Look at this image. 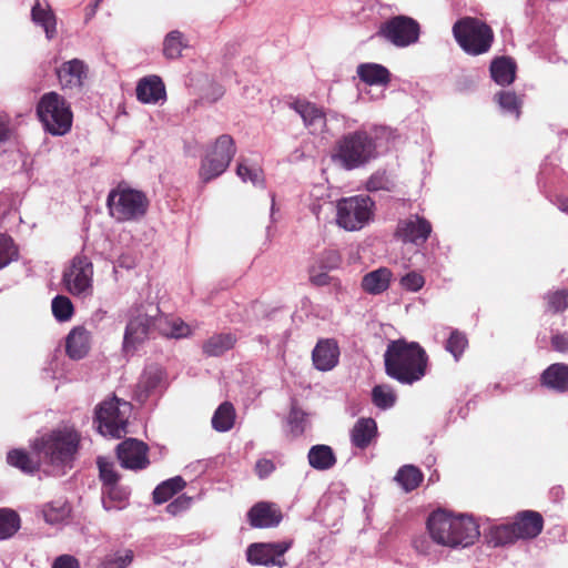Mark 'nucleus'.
<instances>
[{"mask_svg":"<svg viewBox=\"0 0 568 568\" xmlns=\"http://www.w3.org/2000/svg\"><path fill=\"white\" fill-rule=\"evenodd\" d=\"M1 136H2V141H3L4 140V131L3 130H2Z\"/></svg>","mask_w":568,"mask_h":568,"instance_id":"obj_62","label":"nucleus"},{"mask_svg":"<svg viewBox=\"0 0 568 568\" xmlns=\"http://www.w3.org/2000/svg\"><path fill=\"white\" fill-rule=\"evenodd\" d=\"M235 416L233 404L224 402L215 410L212 417V426L217 432H227L234 426Z\"/></svg>","mask_w":568,"mask_h":568,"instance_id":"obj_36","label":"nucleus"},{"mask_svg":"<svg viewBox=\"0 0 568 568\" xmlns=\"http://www.w3.org/2000/svg\"><path fill=\"white\" fill-rule=\"evenodd\" d=\"M21 528L19 514L11 508H2V539L12 537Z\"/></svg>","mask_w":568,"mask_h":568,"instance_id":"obj_41","label":"nucleus"},{"mask_svg":"<svg viewBox=\"0 0 568 568\" xmlns=\"http://www.w3.org/2000/svg\"><path fill=\"white\" fill-rule=\"evenodd\" d=\"M291 108L301 115L310 133L317 134L326 130L327 119L323 108L307 100H295L291 103Z\"/></svg>","mask_w":568,"mask_h":568,"instance_id":"obj_17","label":"nucleus"},{"mask_svg":"<svg viewBox=\"0 0 568 568\" xmlns=\"http://www.w3.org/2000/svg\"><path fill=\"white\" fill-rule=\"evenodd\" d=\"M106 206L110 215L116 221H134L145 215L149 207V199L144 192L131 189L122 182L110 191Z\"/></svg>","mask_w":568,"mask_h":568,"instance_id":"obj_6","label":"nucleus"},{"mask_svg":"<svg viewBox=\"0 0 568 568\" xmlns=\"http://www.w3.org/2000/svg\"><path fill=\"white\" fill-rule=\"evenodd\" d=\"M394 479L406 493H409L419 487L424 474L414 465H404L397 470Z\"/></svg>","mask_w":568,"mask_h":568,"instance_id":"obj_33","label":"nucleus"},{"mask_svg":"<svg viewBox=\"0 0 568 568\" xmlns=\"http://www.w3.org/2000/svg\"><path fill=\"white\" fill-rule=\"evenodd\" d=\"M545 301L547 303L548 312L552 314L561 313L568 307V291L557 290L554 292H548L545 295Z\"/></svg>","mask_w":568,"mask_h":568,"instance_id":"obj_43","label":"nucleus"},{"mask_svg":"<svg viewBox=\"0 0 568 568\" xmlns=\"http://www.w3.org/2000/svg\"><path fill=\"white\" fill-rule=\"evenodd\" d=\"M32 21L42 27L48 39L57 34V20L53 11L47 2L37 0L31 9Z\"/></svg>","mask_w":568,"mask_h":568,"instance_id":"obj_26","label":"nucleus"},{"mask_svg":"<svg viewBox=\"0 0 568 568\" xmlns=\"http://www.w3.org/2000/svg\"><path fill=\"white\" fill-rule=\"evenodd\" d=\"M367 186H368L369 190H378V189H381V184L377 181V178H375V176H372L368 180Z\"/></svg>","mask_w":568,"mask_h":568,"instance_id":"obj_58","label":"nucleus"},{"mask_svg":"<svg viewBox=\"0 0 568 568\" xmlns=\"http://www.w3.org/2000/svg\"><path fill=\"white\" fill-rule=\"evenodd\" d=\"M359 79L369 85H386L390 81L387 68L377 63H362L357 67Z\"/></svg>","mask_w":568,"mask_h":568,"instance_id":"obj_30","label":"nucleus"},{"mask_svg":"<svg viewBox=\"0 0 568 568\" xmlns=\"http://www.w3.org/2000/svg\"><path fill=\"white\" fill-rule=\"evenodd\" d=\"M551 347L559 353H568V335L555 334L551 337Z\"/></svg>","mask_w":568,"mask_h":568,"instance_id":"obj_56","label":"nucleus"},{"mask_svg":"<svg viewBox=\"0 0 568 568\" xmlns=\"http://www.w3.org/2000/svg\"><path fill=\"white\" fill-rule=\"evenodd\" d=\"M375 36L397 48H406L418 42L420 24L412 17L398 14L381 23Z\"/></svg>","mask_w":568,"mask_h":568,"instance_id":"obj_11","label":"nucleus"},{"mask_svg":"<svg viewBox=\"0 0 568 568\" xmlns=\"http://www.w3.org/2000/svg\"><path fill=\"white\" fill-rule=\"evenodd\" d=\"M90 332L83 326H77L68 334L65 352L72 359L83 358L90 349Z\"/></svg>","mask_w":568,"mask_h":568,"instance_id":"obj_25","label":"nucleus"},{"mask_svg":"<svg viewBox=\"0 0 568 568\" xmlns=\"http://www.w3.org/2000/svg\"><path fill=\"white\" fill-rule=\"evenodd\" d=\"M51 568H80V562L71 555H61L54 559Z\"/></svg>","mask_w":568,"mask_h":568,"instance_id":"obj_55","label":"nucleus"},{"mask_svg":"<svg viewBox=\"0 0 568 568\" xmlns=\"http://www.w3.org/2000/svg\"><path fill=\"white\" fill-rule=\"evenodd\" d=\"M540 384L557 393L568 392V365L555 363L548 366L540 376Z\"/></svg>","mask_w":568,"mask_h":568,"instance_id":"obj_23","label":"nucleus"},{"mask_svg":"<svg viewBox=\"0 0 568 568\" xmlns=\"http://www.w3.org/2000/svg\"><path fill=\"white\" fill-rule=\"evenodd\" d=\"M19 258V250L13 240L2 234V268L12 261Z\"/></svg>","mask_w":568,"mask_h":568,"instance_id":"obj_50","label":"nucleus"},{"mask_svg":"<svg viewBox=\"0 0 568 568\" xmlns=\"http://www.w3.org/2000/svg\"><path fill=\"white\" fill-rule=\"evenodd\" d=\"M133 551L130 549L110 554L103 558L99 568H126L133 561Z\"/></svg>","mask_w":568,"mask_h":568,"instance_id":"obj_42","label":"nucleus"},{"mask_svg":"<svg viewBox=\"0 0 568 568\" xmlns=\"http://www.w3.org/2000/svg\"><path fill=\"white\" fill-rule=\"evenodd\" d=\"M468 345V339L465 333L459 332L458 329H453L449 334V337L446 341L445 349L449 352L456 361H458L464 351Z\"/></svg>","mask_w":568,"mask_h":568,"instance_id":"obj_40","label":"nucleus"},{"mask_svg":"<svg viewBox=\"0 0 568 568\" xmlns=\"http://www.w3.org/2000/svg\"><path fill=\"white\" fill-rule=\"evenodd\" d=\"M390 278L392 271L387 267H379L365 274L362 278L361 286L364 292L377 295L388 288Z\"/></svg>","mask_w":568,"mask_h":568,"instance_id":"obj_27","label":"nucleus"},{"mask_svg":"<svg viewBox=\"0 0 568 568\" xmlns=\"http://www.w3.org/2000/svg\"><path fill=\"white\" fill-rule=\"evenodd\" d=\"M149 447L141 440L129 438L116 447V456L123 468L141 470L149 466Z\"/></svg>","mask_w":568,"mask_h":568,"instance_id":"obj_16","label":"nucleus"},{"mask_svg":"<svg viewBox=\"0 0 568 568\" xmlns=\"http://www.w3.org/2000/svg\"><path fill=\"white\" fill-rule=\"evenodd\" d=\"M432 231L433 227L428 220L418 214H413L398 221L394 237L404 244L410 243L422 246L428 240Z\"/></svg>","mask_w":568,"mask_h":568,"instance_id":"obj_15","label":"nucleus"},{"mask_svg":"<svg viewBox=\"0 0 568 568\" xmlns=\"http://www.w3.org/2000/svg\"><path fill=\"white\" fill-rule=\"evenodd\" d=\"M97 465L99 468V477L103 487L119 483L120 475L115 471L114 465L106 457H98Z\"/></svg>","mask_w":568,"mask_h":568,"instance_id":"obj_45","label":"nucleus"},{"mask_svg":"<svg viewBox=\"0 0 568 568\" xmlns=\"http://www.w3.org/2000/svg\"><path fill=\"white\" fill-rule=\"evenodd\" d=\"M36 113L43 130L53 136H63L72 129L71 104L55 91L47 92L39 99Z\"/></svg>","mask_w":568,"mask_h":568,"instance_id":"obj_4","label":"nucleus"},{"mask_svg":"<svg viewBox=\"0 0 568 568\" xmlns=\"http://www.w3.org/2000/svg\"><path fill=\"white\" fill-rule=\"evenodd\" d=\"M93 264L83 254L75 255L70 266L63 273V284L72 295L90 294L92 292Z\"/></svg>","mask_w":568,"mask_h":568,"instance_id":"obj_13","label":"nucleus"},{"mask_svg":"<svg viewBox=\"0 0 568 568\" xmlns=\"http://www.w3.org/2000/svg\"><path fill=\"white\" fill-rule=\"evenodd\" d=\"M80 439V434L74 429H55L40 438L37 449L49 464L71 467Z\"/></svg>","mask_w":568,"mask_h":568,"instance_id":"obj_5","label":"nucleus"},{"mask_svg":"<svg viewBox=\"0 0 568 568\" xmlns=\"http://www.w3.org/2000/svg\"><path fill=\"white\" fill-rule=\"evenodd\" d=\"M377 437V424L371 417L359 418L351 430V442L354 447L366 449Z\"/></svg>","mask_w":568,"mask_h":568,"instance_id":"obj_24","label":"nucleus"},{"mask_svg":"<svg viewBox=\"0 0 568 568\" xmlns=\"http://www.w3.org/2000/svg\"><path fill=\"white\" fill-rule=\"evenodd\" d=\"M308 464L316 470H327L335 466L337 459L328 445H314L307 454Z\"/></svg>","mask_w":568,"mask_h":568,"instance_id":"obj_31","label":"nucleus"},{"mask_svg":"<svg viewBox=\"0 0 568 568\" xmlns=\"http://www.w3.org/2000/svg\"><path fill=\"white\" fill-rule=\"evenodd\" d=\"M486 538L494 547H503L514 544L518 540L513 523L493 526L486 535Z\"/></svg>","mask_w":568,"mask_h":568,"instance_id":"obj_34","label":"nucleus"},{"mask_svg":"<svg viewBox=\"0 0 568 568\" xmlns=\"http://www.w3.org/2000/svg\"><path fill=\"white\" fill-rule=\"evenodd\" d=\"M7 462L9 465L17 467L26 473H32L36 470V465L31 460L28 453L22 449L10 450L7 455Z\"/></svg>","mask_w":568,"mask_h":568,"instance_id":"obj_44","label":"nucleus"},{"mask_svg":"<svg viewBox=\"0 0 568 568\" xmlns=\"http://www.w3.org/2000/svg\"><path fill=\"white\" fill-rule=\"evenodd\" d=\"M103 507L106 510L121 509L125 506L129 493L119 483L108 485L102 489Z\"/></svg>","mask_w":568,"mask_h":568,"instance_id":"obj_35","label":"nucleus"},{"mask_svg":"<svg viewBox=\"0 0 568 568\" xmlns=\"http://www.w3.org/2000/svg\"><path fill=\"white\" fill-rule=\"evenodd\" d=\"M315 263L320 265L321 270L332 271L339 267L342 256L337 251L328 250L324 251L318 258H316Z\"/></svg>","mask_w":568,"mask_h":568,"instance_id":"obj_48","label":"nucleus"},{"mask_svg":"<svg viewBox=\"0 0 568 568\" xmlns=\"http://www.w3.org/2000/svg\"><path fill=\"white\" fill-rule=\"evenodd\" d=\"M186 486L185 480L181 476H175L159 484L153 490V501L161 505L171 499Z\"/></svg>","mask_w":568,"mask_h":568,"instance_id":"obj_32","label":"nucleus"},{"mask_svg":"<svg viewBox=\"0 0 568 568\" xmlns=\"http://www.w3.org/2000/svg\"><path fill=\"white\" fill-rule=\"evenodd\" d=\"M159 382H160V375L159 374H153V375L152 374H148L140 382L139 386L143 387L144 392L148 393L151 389L155 388Z\"/></svg>","mask_w":568,"mask_h":568,"instance_id":"obj_57","label":"nucleus"},{"mask_svg":"<svg viewBox=\"0 0 568 568\" xmlns=\"http://www.w3.org/2000/svg\"><path fill=\"white\" fill-rule=\"evenodd\" d=\"M247 519L254 528L276 527L283 519L281 509L272 503L260 501L247 513Z\"/></svg>","mask_w":568,"mask_h":568,"instance_id":"obj_19","label":"nucleus"},{"mask_svg":"<svg viewBox=\"0 0 568 568\" xmlns=\"http://www.w3.org/2000/svg\"><path fill=\"white\" fill-rule=\"evenodd\" d=\"M237 338L232 333H220L209 337L202 345V352L206 357H219L232 349Z\"/></svg>","mask_w":568,"mask_h":568,"instance_id":"obj_29","label":"nucleus"},{"mask_svg":"<svg viewBox=\"0 0 568 568\" xmlns=\"http://www.w3.org/2000/svg\"><path fill=\"white\" fill-rule=\"evenodd\" d=\"M187 48L184 34L179 30L169 32L163 41V54L166 59L173 60L182 57V51Z\"/></svg>","mask_w":568,"mask_h":568,"instance_id":"obj_37","label":"nucleus"},{"mask_svg":"<svg viewBox=\"0 0 568 568\" xmlns=\"http://www.w3.org/2000/svg\"><path fill=\"white\" fill-rule=\"evenodd\" d=\"M517 65L509 57L495 58L490 63V75L499 85H509L515 81Z\"/></svg>","mask_w":568,"mask_h":568,"instance_id":"obj_28","label":"nucleus"},{"mask_svg":"<svg viewBox=\"0 0 568 568\" xmlns=\"http://www.w3.org/2000/svg\"><path fill=\"white\" fill-rule=\"evenodd\" d=\"M397 396L389 385H376L372 389V402L379 409H388L396 403Z\"/></svg>","mask_w":568,"mask_h":568,"instance_id":"obj_39","label":"nucleus"},{"mask_svg":"<svg viewBox=\"0 0 568 568\" xmlns=\"http://www.w3.org/2000/svg\"><path fill=\"white\" fill-rule=\"evenodd\" d=\"M400 284L408 291L417 292L424 286L425 280L419 273L409 272L402 277Z\"/></svg>","mask_w":568,"mask_h":568,"instance_id":"obj_52","label":"nucleus"},{"mask_svg":"<svg viewBox=\"0 0 568 568\" xmlns=\"http://www.w3.org/2000/svg\"><path fill=\"white\" fill-rule=\"evenodd\" d=\"M275 470V465L271 459L262 458L255 464V471L258 478H266L270 474Z\"/></svg>","mask_w":568,"mask_h":568,"instance_id":"obj_54","label":"nucleus"},{"mask_svg":"<svg viewBox=\"0 0 568 568\" xmlns=\"http://www.w3.org/2000/svg\"><path fill=\"white\" fill-rule=\"evenodd\" d=\"M136 98L142 103H158L164 100L166 92L162 79L158 75L142 78L136 85Z\"/></svg>","mask_w":568,"mask_h":568,"instance_id":"obj_22","label":"nucleus"},{"mask_svg":"<svg viewBox=\"0 0 568 568\" xmlns=\"http://www.w3.org/2000/svg\"><path fill=\"white\" fill-rule=\"evenodd\" d=\"M453 34L459 47L470 55L488 52L494 41L493 29L471 17L456 21L453 26Z\"/></svg>","mask_w":568,"mask_h":568,"instance_id":"obj_7","label":"nucleus"},{"mask_svg":"<svg viewBox=\"0 0 568 568\" xmlns=\"http://www.w3.org/2000/svg\"><path fill=\"white\" fill-rule=\"evenodd\" d=\"M329 271L321 270L320 265L314 262L308 267V280L314 286H326L329 284L339 285V281L331 275H328Z\"/></svg>","mask_w":568,"mask_h":568,"instance_id":"obj_46","label":"nucleus"},{"mask_svg":"<svg viewBox=\"0 0 568 568\" xmlns=\"http://www.w3.org/2000/svg\"><path fill=\"white\" fill-rule=\"evenodd\" d=\"M236 174L242 179V181H251L254 185H258L263 183L262 179V170L258 168H248L243 162H240L236 168Z\"/></svg>","mask_w":568,"mask_h":568,"instance_id":"obj_49","label":"nucleus"},{"mask_svg":"<svg viewBox=\"0 0 568 568\" xmlns=\"http://www.w3.org/2000/svg\"><path fill=\"white\" fill-rule=\"evenodd\" d=\"M44 516L48 523H53L55 520V518H52L49 513H44Z\"/></svg>","mask_w":568,"mask_h":568,"instance_id":"obj_61","label":"nucleus"},{"mask_svg":"<svg viewBox=\"0 0 568 568\" xmlns=\"http://www.w3.org/2000/svg\"><path fill=\"white\" fill-rule=\"evenodd\" d=\"M374 202L368 196H352L337 203V224L347 230H361L373 214Z\"/></svg>","mask_w":568,"mask_h":568,"instance_id":"obj_12","label":"nucleus"},{"mask_svg":"<svg viewBox=\"0 0 568 568\" xmlns=\"http://www.w3.org/2000/svg\"><path fill=\"white\" fill-rule=\"evenodd\" d=\"M73 305L69 297L58 295L53 298L52 313L58 321L64 322L70 320L73 314Z\"/></svg>","mask_w":568,"mask_h":568,"instance_id":"obj_47","label":"nucleus"},{"mask_svg":"<svg viewBox=\"0 0 568 568\" xmlns=\"http://www.w3.org/2000/svg\"><path fill=\"white\" fill-rule=\"evenodd\" d=\"M161 311L153 303H141L133 305L129 311V322L123 338V349L129 352L138 344L143 343L152 327L159 329Z\"/></svg>","mask_w":568,"mask_h":568,"instance_id":"obj_8","label":"nucleus"},{"mask_svg":"<svg viewBox=\"0 0 568 568\" xmlns=\"http://www.w3.org/2000/svg\"><path fill=\"white\" fill-rule=\"evenodd\" d=\"M191 503H192L191 497H189L186 495H181L166 506V511L172 516H176V515L185 511L186 509H189L191 506Z\"/></svg>","mask_w":568,"mask_h":568,"instance_id":"obj_53","label":"nucleus"},{"mask_svg":"<svg viewBox=\"0 0 568 568\" xmlns=\"http://www.w3.org/2000/svg\"><path fill=\"white\" fill-rule=\"evenodd\" d=\"M159 331L168 337L181 338L186 337L190 333V326L181 320L170 321L168 317H160Z\"/></svg>","mask_w":568,"mask_h":568,"instance_id":"obj_38","label":"nucleus"},{"mask_svg":"<svg viewBox=\"0 0 568 568\" xmlns=\"http://www.w3.org/2000/svg\"><path fill=\"white\" fill-rule=\"evenodd\" d=\"M498 103L504 110L515 113L516 116L519 115L520 102L514 92H500L498 95Z\"/></svg>","mask_w":568,"mask_h":568,"instance_id":"obj_51","label":"nucleus"},{"mask_svg":"<svg viewBox=\"0 0 568 568\" xmlns=\"http://www.w3.org/2000/svg\"><path fill=\"white\" fill-rule=\"evenodd\" d=\"M384 365L390 378L412 385L426 375L428 355L417 342L396 339L387 345Z\"/></svg>","mask_w":568,"mask_h":568,"instance_id":"obj_1","label":"nucleus"},{"mask_svg":"<svg viewBox=\"0 0 568 568\" xmlns=\"http://www.w3.org/2000/svg\"><path fill=\"white\" fill-rule=\"evenodd\" d=\"M339 358V347L333 338L321 339L312 352L313 364L316 369L326 372L333 369Z\"/></svg>","mask_w":568,"mask_h":568,"instance_id":"obj_21","label":"nucleus"},{"mask_svg":"<svg viewBox=\"0 0 568 568\" xmlns=\"http://www.w3.org/2000/svg\"><path fill=\"white\" fill-rule=\"evenodd\" d=\"M236 153L233 138L229 134L220 135L210 151L201 161L200 179L207 183L226 171Z\"/></svg>","mask_w":568,"mask_h":568,"instance_id":"obj_10","label":"nucleus"},{"mask_svg":"<svg viewBox=\"0 0 568 568\" xmlns=\"http://www.w3.org/2000/svg\"><path fill=\"white\" fill-rule=\"evenodd\" d=\"M292 540L278 542H254L246 549V558L254 566H277L283 568L287 565L284 559L285 552L292 547Z\"/></svg>","mask_w":568,"mask_h":568,"instance_id":"obj_14","label":"nucleus"},{"mask_svg":"<svg viewBox=\"0 0 568 568\" xmlns=\"http://www.w3.org/2000/svg\"><path fill=\"white\" fill-rule=\"evenodd\" d=\"M518 539H534L544 528L542 516L535 510H523L515 515L513 521Z\"/></svg>","mask_w":568,"mask_h":568,"instance_id":"obj_20","label":"nucleus"},{"mask_svg":"<svg viewBox=\"0 0 568 568\" xmlns=\"http://www.w3.org/2000/svg\"><path fill=\"white\" fill-rule=\"evenodd\" d=\"M560 209H561L564 212L568 213V200L561 201V203H560Z\"/></svg>","mask_w":568,"mask_h":568,"instance_id":"obj_60","label":"nucleus"},{"mask_svg":"<svg viewBox=\"0 0 568 568\" xmlns=\"http://www.w3.org/2000/svg\"><path fill=\"white\" fill-rule=\"evenodd\" d=\"M427 529L436 544L452 548L473 545L480 535L471 517L453 516L440 509L429 515Z\"/></svg>","mask_w":568,"mask_h":568,"instance_id":"obj_2","label":"nucleus"},{"mask_svg":"<svg viewBox=\"0 0 568 568\" xmlns=\"http://www.w3.org/2000/svg\"><path fill=\"white\" fill-rule=\"evenodd\" d=\"M102 0H94V3L88 7L89 12L87 13L88 17H92L95 13L97 8L99 7V3Z\"/></svg>","mask_w":568,"mask_h":568,"instance_id":"obj_59","label":"nucleus"},{"mask_svg":"<svg viewBox=\"0 0 568 568\" xmlns=\"http://www.w3.org/2000/svg\"><path fill=\"white\" fill-rule=\"evenodd\" d=\"M377 155L375 140L364 130H357L337 140L333 160L346 170H354L367 164Z\"/></svg>","mask_w":568,"mask_h":568,"instance_id":"obj_3","label":"nucleus"},{"mask_svg":"<svg viewBox=\"0 0 568 568\" xmlns=\"http://www.w3.org/2000/svg\"><path fill=\"white\" fill-rule=\"evenodd\" d=\"M87 65L82 60L72 59L63 62L57 69V77L62 90L80 91L83 87V81L87 78Z\"/></svg>","mask_w":568,"mask_h":568,"instance_id":"obj_18","label":"nucleus"},{"mask_svg":"<svg viewBox=\"0 0 568 568\" xmlns=\"http://www.w3.org/2000/svg\"><path fill=\"white\" fill-rule=\"evenodd\" d=\"M132 405L113 396L104 400L95 408L94 422L102 435L121 438L126 434V426Z\"/></svg>","mask_w":568,"mask_h":568,"instance_id":"obj_9","label":"nucleus"}]
</instances>
